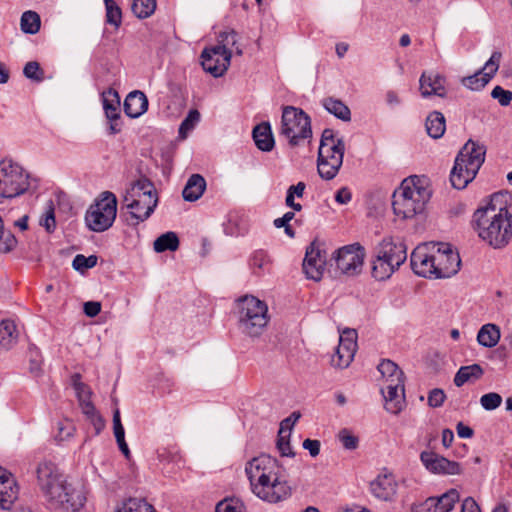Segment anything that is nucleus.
I'll return each mask as SVG.
<instances>
[{"mask_svg":"<svg viewBox=\"0 0 512 512\" xmlns=\"http://www.w3.org/2000/svg\"><path fill=\"white\" fill-rule=\"evenodd\" d=\"M483 375V369L479 364L462 366L454 377V384L457 387L463 386L466 382L479 379Z\"/></svg>","mask_w":512,"mask_h":512,"instance_id":"nucleus-34","label":"nucleus"},{"mask_svg":"<svg viewBox=\"0 0 512 512\" xmlns=\"http://www.w3.org/2000/svg\"><path fill=\"white\" fill-rule=\"evenodd\" d=\"M500 339V330L494 324L483 325L478 334L477 341L480 345L487 348H492L497 345Z\"/></svg>","mask_w":512,"mask_h":512,"instance_id":"nucleus-33","label":"nucleus"},{"mask_svg":"<svg viewBox=\"0 0 512 512\" xmlns=\"http://www.w3.org/2000/svg\"><path fill=\"white\" fill-rule=\"evenodd\" d=\"M446 79L438 73L423 72L419 79V89L423 98L430 96H446Z\"/></svg>","mask_w":512,"mask_h":512,"instance_id":"nucleus-23","label":"nucleus"},{"mask_svg":"<svg viewBox=\"0 0 512 512\" xmlns=\"http://www.w3.org/2000/svg\"><path fill=\"white\" fill-rule=\"evenodd\" d=\"M458 500L459 494L455 489L436 497L438 512H450Z\"/></svg>","mask_w":512,"mask_h":512,"instance_id":"nucleus-46","label":"nucleus"},{"mask_svg":"<svg viewBox=\"0 0 512 512\" xmlns=\"http://www.w3.org/2000/svg\"><path fill=\"white\" fill-rule=\"evenodd\" d=\"M253 139L258 149L271 151L274 147V138L269 123H262L253 129Z\"/></svg>","mask_w":512,"mask_h":512,"instance_id":"nucleus-29","label":"nucleus"},{"mask_svg":"<svg viewBox=\"0 0 512 512\" xmlns=\"http://www.w3.org/2000/svg\"><path fill=\"white\" fill-rule=\"evenodd\" d=\"M153 248L157 253L176 251L179 248V238L175 232H166L155 239Z\"/></svg>","mask_w":512,"mask_h":512,"instance_id":"nucleus-36","label":"nucleus"},{"mask_svg":"<svg viewBox=\"0 0 512 512\" xmlns=\"http://www.w3.org/2000/svg\"><path fill=\"white\" fill-rule=\"evenodd\" d=\"M117 215V198L109 191L102 192L85 214V223L93 232H104L114 223Z\"/></svg>","mask_w":512,"mask_h":512,"instance_id":"nucleus-9","label":"nucleus"},{"mask_svg":"<svg viewBox=\"0 0 512 512\" xmlns=\"http://www.w3.org/2000/svg\"><path fill=\"white\" fill-rule=\"evenodd\" d=\"M37 480L41 491L49 501L64 483L57 466L48 461L41 462L37 468Z\"/></svg>","mask_w":512,"mask_h":512,"instance_id":"nucleus-17","label":"nucleus"},{"mask_svg":"<svg viewBox=\"0 0 512 512\" xmlns=\"http://www.w3.org/2000/svg\"><path fill=\"white\" fill-rule=\"evenodd\" d=\"M102 104L108 120L120 119V96L116 90L109 88L102 92Z\"/></svg>","mask_w":512,"mask_h":512,"instance_id":"nucleus-27","label":"nucleus"},{"mask_svg":"<svg viewBox=\"0 0 512 512\" xmlns=\"http://www.w3.org/2000/svg\"><path fill=\"white\" fill-rule=\"evenodd\" d=\"M345 144L342 138H336L332 129L322 133L318 149L317 170L325 180L336 177L343 164Z\"/></svg>","mask_w":512,"mask_h":512,"instance_id":"nucleus-7","label":"nucleus"},{"mask_svg":"<svg viewBox=\"0 0 512 512\" xmlns=\"http://www.w3.org/2000/svg\"><path fill=\"white\" fill-rule=\"evenodd\" d=\"M40 225L44 227L48 233L53 232L56 227L54 207L51 201L40 219Z\"/></svg>","mask_w":512,"mask_h":512,"instance_id":"nucleus-50","label":"nucleus"},{"mask_svg":"<svg viewBox=\"0 0 512 512\" xmlns=\"http://www.w3.org/2000/svg\"><path fill=\"white\" fill-rule=\"evenodd\" d=\"M357 350L355 331L344 332L339 339V345L332 357V365L338 368H347L352 362Z\"/></svg>","mask_w":512,"mask_h":512,"instance_id":"nucleus-20","label":"nucleus"},{"mask_svg":"<svg viewBox=\"0 0 512 512\" xmlns=\"http://www.w3.org/2000/svg\"><path fill=\"white\" fill-rule=\"evenodd\" d=\"M81 410L84 415L91 421L93 426L96 429V432L99 433L104 427V421L102 417L98 414L95 406L93 405L91 398L79 402Z\"/></svg>","mask_w":512,"mask_h":512,"instance_id":"nucleus-40","label":"nucleus"},{"mask_svg":"<svg viewBox=\"0 0 512 512\" xmlns=\"http://www.w3.org/2000/svg\"><path fill=\"white\" fill-rule=\"evenodd\" d=\"M84 313L88 317H95L101 311V303L97 301H88L84 303Z\"/></svg>","mask_w":512,"mask_h":512,"instance_id":"nucleus-60","label":"nucleus"},{"mask_svg":"<svg viewBox=\"0 0 512 512\" xmlns=\"http://www.w3.org/2000/svg\"><path fill=\"white\" fill-rule=\"evenodd\" d=\"M385 100L387 105L391 108L399 106L401 104V99L399 95L393 90H388L386 92Z\"/></svg>","mask_w":512,"mask_h":512,"instance_id":"nucleus-64","label":"nucleus"},{"mask_svg":"<svg viewBox=\"0 0 512 512\" xmlns=\"http://www.w3.org/2000/svg\"><path fill=\"white\" fill-rule=\"evenodd\" d=\"M282 430L279 431L277 439V448L282 456H294V452L291 448L289 439L283 435Z\"/></svg>","mask_w":512,"mask_h":512,"instance_id":"nucleus-57","label":"nucleus"},{"mask_svg":"<svg viewBox=\"0 0 512 512\" xmlns=\"http://www.w3.org/2000/svg\"><path fill=\"white\" fill-rule=\"evenodd\" d=\"M85 501L86 496L82 484L66 483L65 481L58 492H55L49 500L54 507L72 512H76L83 507Z\"/></svg>","mask_w":512,"mask_h":512,"instance_id":"nucleus-13","label":"nucleus"},{"mask_svg":"<svg viewBox=\"0 0 512 512\" xmlns=\"http://www.w3.org/2000/svg\"><path fill=\"white\" fill-rule=\"evenodd\" d=\"M123 107L128 117L138 118L147 111L148 99L143 92L135 90L126 96Z\"/></svg>","mask_w":512,"mask_h":512,"instance_id":"nucleus-26","label":"nucleus"},{"mask_svg":"<svg viewBox=\"0 0 512 512\" xmlns=\"http://www.w3.org/2000/svg\"><path fill=\"white\" fill-rule=\"evenodd\" d=\"M486 147L468 140L459 151L450 173V182L456 189H464L477 175L485 161Z\"/></svg>","mask_w":512,"mask_h":512,"instance_id":"nucleus-4","label":"nucleus"},{"mask_svg":"<svg viewBox=\"0 0 512 512\" xmlns=\"http://www.w3.org/2000/svg\"><path fill=\"white\" fill-rule=\"evenodd\" d=\"M446 395L442 389L435 388L428 395V405L437 408L443 405Z\"/></svg>","mask_w":512,"mask_h":512,"instance_id":"nucleus-58","label":"nucleus"},{"mask_svg":"<svg viewBox=\"0 0 512 512\" xmlns=\"http://www.w3.org/2000/svg\"><path fill=\"white\" fill-rule=\"evenodd\" d=\"M238 326L250 337L260 336L269 322L267 304L253 295H244L235 301Z\"/></svg>","mask_w":512,"mask_h":512,"instance_id":"nucleus-6","label":"nucleus"},{"mask_svg":"<svg viewBox=\"0 0 512 512\" xmlns=\"http://www.w3.org/2000/svg\"><path fill=\"white\" fill-rule=\"evenodd\" d=\"M502 403V397L500 394L495 392H490L487 394H484L480 398V404L481 406L487 410L492 411L498 408Z\"/></svg>","mask_w":512,"mask_h":512,"instance_id":"nucleus-51","label":"nucleus"},{"mask_svg":"<svg viewBox=\"0 0 512 512\" xmlns=\"http://www.w3.org/2000/svg\"><path fill=\"white\" fill-rule=\"evenodd\" d=\"M133 225L147 220L158 205V194L154 184L147 178H140L131 184L124 195Z\"/></svg>","mask_w":512,"mask_h":512,"instance_id":"nucleus-5","label":"nucleus"},{"mask_svg":"<svg viewBox=\"0 0 512 512\" xmlns=\"http://www.w3.org/2000/svg\"><path fill=\"white\" fill-rule=\"evenodd\" d=\"M104 4L106 9V22L118 29L122 23L121 8L114 0H104Z\"/></svg>","mask_w":512,"mask_h":512,"instance_id":"nucleus-43","label":"nucleus"},{"mask_svg":"<svg viewBox=\"0 0 512 512\" xmlns=\"http://www.w3.org/2000/svg\"><path fill=\"white\" fill-rule=\"evenodd\" d=\"M404 379L391 383H383L381 393L385 400V409L392 414H398L404 407Z\"/></svg>","mask_w":512,"mask_h":512,"instance_id":"nucleus-21","label":"nucleus"},{"mask_svg":"<svg viewBox=\"0 0 512 512\" xmlns=\"http://www.w3.org/2000/svg\"><path fill=\"white\" fill-rule=\"evenodd\" d=\"M156 9V0H133L132 12L139 19L150 17Z\"/></svg>","mask_w":512,"mask_h":512,"instance_id":"nucleus-42","label":"nucleus"},{"mask_svg":"<svg viewBox=\"0 0 512 512\" xmlns=\"http://www.w3.org/2000/svg\"><path fill=\"white\" fill-rule=\"evenodd\" d=\"M416 512H438L436 497L427 498L417 507Z\"/></svg>","mask_w":512,"mask_h":512,"instance_id":"nucleus-59","label":"nucleus"},{"mask_svg":"<svg viewBox=\"0 0 512 512\" xmlns=\"http://www.w3.org/2000/svg\"><path fill=\"white\" fill-rule=\"evenodd\" d=\"M351 199H352V194H351V191L347 187L340 188L335 195V200L339 204H347L351 201Z\"/></svg>","mask_w":512,"mask_h":512,"instance_id":"nucleus-62","label":"nucleus"},{"mask_svg":"<svg viewBox=\"0 0 512 512\" xmlns=\"http://www.w3.org/2000/svg\"><path fill=\"white\" fill-rule=\"evenodd\" d=\"M231 56V51L224 47L205 48L201 53V65L213 77H221L230 65Z\"/></svg>","mask_w":512,"mask_h":512,"instance_id":"nucleus-14","label":"nucleus"},{"mask_svg":"<svg viewBox=\"0 0 512 512\" xmlns=\"http://www.w3.org/2000/svg\"><path fill=\"white\" fill-rule=\"evenodd\" d=\"M40 16L31 10L25 11L20 19L21 30L26 34H36L40 30Z\"/></svg>","mask_w":512,"mask_h":512,"instance_id":"nucleus-39","label":"nucleus"},{"mask_svg":"<svg viewBox=\"0 0 512 512\" xmlns=\"http://www.w3.org/2000/svg\"><path fill=\"white\" fill-rule=\"evenodd\" d=\"M113 431L116 442H123L125 440V430L121 423L119 409H115L113 413Z\"/></svg>","mask_w":512,"mask_h":512,"instance_id":"nucleus-56","label":"nucleus"},{"mask_svg":"<svg viewBox=\"0 0 512 512\" xmlns=\"http://www.w3.org/2000/svg\"><path fill=\"white\" fill-rule=\"evenodd\" d=\"M19 488L13 475L0 467V508L9 509L18 498Z\"/></svg>","mask_w":512,"mask_h":512,"instance_id":"nucleus-24","label":"nucleus"},{"mask_svg":"<svg viewBox=\"0 0 512 512\" xmlns=\"http://www.w3.org/2000/svg\"><path fill=\"white\" fill-rule=\"evenodd\" d=\"M434 242L417 246L410 258L412 270L419 276L435 279Z\"/></svg>","mask_w":512,"mask_h":512,"instance_id":"nucleus-15","label":"nucleus"},{"mask_svg":"<svg viewBox=\"0 0 512 512\" xmlns=\"http://www.w3.org/2000/svg\"><path fill=\"white\" fill-rule=\"evenodd\" d=\"M250 267L253 271V274L260 276L265 272H269L270 269V259L267 253L263 250H257L253 252L250 257Z\"/></svg>","mask_w":512,"mask_h":512,"instance_id":"nucleus-38","label":"nucleus"},{"mask_svg":"<svg viewBox=\"0 0 512 512\" xmlns=\"http://www.w3.org/2000/svg\"><path fill=\"white\" fill-rule=\"evenodd\" d=\"M420 459L424 467L432 474L459 475L462 472V468L458 462L450 461L431 451H423L420 454Z\"/></svg>","mask_w":512,"mask_h":512,"instance_id":"nucleus-19","label":"nucleus"},{"mask_svg":"<svg viewBox=\"0 0 512 512\" xmlns=\"http://www.w3.org/2000/svg\"><path fill=\"white\" fill-rule=\"evenodd\" d=\"M378 371L381 373L383 378V383H391L404 379V373L402 370L399 369L396 363L392 362L391 360H383L378 365Z\"/></svg>","mask_w":512,"mask_h":512,"instance_id":"nucleus-35","label":"nucleus"},{"mask_svg":"<svg viewBox=\"0 0 512 512\" xmlns=\"http://www.w3.org/2000/svg\"><path fill=\"white\" fill-rule=\"evenodd\" d=\"M29 174L12 160L0 162V196L4 198L18 197L30 188Z\"/></svg>","mask_w":512,"mask_h":512,"instance_id":"nucleus-10","label":"nucleus"},{"mask_svg":"<svg viewBox=\"0 0 512 512\" xmlns=\"http://www.w3.org/2000/svg\"><path fill=\"white\" fill-rule=\"evenodd\" d=\"M430 197V190L417 176L407 178L393 193V211L401 219L413 218L424 211Z\"/></svg>","mask_w":512,"mask_h":512,"instance_id":"nucleus-3","label":"nucleus"},{"mask_svg":"<svg viewBox=\"0 0 512 512\" xmlns=\"http://www.w3.org/2000/svg\"><path fill=\"white\" fill-rule=\"evenodd\" d=\"M215 512H244V507L238 500L224 499L216 505Z\"/></svg>","mask_w":512,"mask_h":512,"instance_id":"nucleus-53","label":"nucleus"},{"mask_svg":"<svg viewBox=\"0 0 512 512\" xmlns=\"http://www.w3.org/2000/svg\"><path fill=\"white\" fill-rule=\"evenodd\" d=\"M18 339L17 328L14 321L5 319L0 322V348L11 349Z\"/></svg>","mask_w":512,"mask_h":512,"instance_id":"nucleus-30","label":"nucleus"},{"mask_svg":"<svg viewBox=\"0 0 512 512\" xmlns=\"http://www.w3.org/2000/svg\"><path fill=\"white\" fill-rule=\"evenodd\" d=\"M303 448L308 450L312 457H316L320 452V442L318 440L305 439Z\"/></svg>","mask_w":512,"mask_h":512,"instance_id":"nucleus-61","label":"nucleus"},{"mask_svg":"<svg viewBox=\"0 0 512 512\" xmlns=\"http://www.w3.org/2000/svg\"><path fill=\"white\" fill-rule=\"evenodd\" d=\"M245 473L253 494L262 501L276 504L292 494L286 470L277 459L267 454L249 460L245 465Z\"/></svg>","mask_w":512,"mask_h":512,"instance_id":"nucleus-1","label":"nucleus"},{"mask_svg":"<svg viewBox=\"0 0 512 512\" xmlns=\"http://www.w3.org/2000/svg\"><path fill=\"white\" fill-rule=\"evenodd\" d=\"M397 269L391 262L377 255L373 261L372 275L376 280L382 281L388 279Z\"/></svg>","mask_w":512,"mask_h":512,"instance_id":"nucleus-37","label":"nucleus"},{"mask_svg":"<svg viewBox=\"0 0 512 512\" xmlns=\"http://www.w3.org/2000/svg\"><path fill=\"white\" fill-rule=\"evenodd\" d=\"M499 195L474 212L473 223L479 237L495 249L505 247L512 237V215L506 206H497Z\"/></svg>","mask_w":512,"mask_h":512,"instance_id":"nucleus-2","label":"nucleus"},{"mask_svg":"<svg viewBox=\"0 0 512 512\" xmlns=\"http://www.w3.org/2000/svg\"><path fill=\"white\" fill-rule=\"evenodd\" d=\"M18 240L16 236L4 229L3 219L0 216V252L8 253L17 247Z\"/></svg>","mask_w":512,"mask_h":512,"instance_id":"nucleus-45","label":"nucleus"},{"mask_svg":"<svg viewBox=\"0 0 512 512\" xmlns=\"http://www.w3.org/2000/svg\"><path fill=\"white\" fill-rule=\"evenodd\" d=\"M238 43V35L234 30L225 31L219 35V44L215 47H224L226 51H231L229 47H234Z\"/></svg>","mask_w":512,"mask_h":512,"instance_id":"nucleus-54","label":"nucleus"},{"mask_svg":"<svg viewBox=\"0 0 512 512\" xmlns=\"http://www.w3.org/2000/svg\"><path fill=\"white\" fill-rule=\"evenodd\" d=\"M23 73L26 78L36 82H41L44 79V71L36 61H30L26 63L23 69Z\"/></svg>","mask_w":512,"mask_h":512,"instance_id":"nucleus-48","label":"nucleus"},{"mask_svg":"<svg viewBox=\"0 0 512 512\" xmlns=\"http://www.w3.org/2000/svg\"><path fill=\"white\" fill-rule=\"evenodd\" d=\"M279 134L291 146H298L302 140L312 137L310 117L301 108L284 106Z\"/></svg>","mask_w":512,"mask_h":512,"instance_id":"nucleus-8","label":"nucleus"},{"mask_svg":"<svg viewBox=\"0 0 512 512\" xmlns=\"http://www.w3.org/2000/svg\"><path fill=\"white\" fill-rule=\"evenodd\" d=\"M80 379L81 377L79 374H75L72 377L73 388L79 402L91 398L92 395L91 389L85 383L81 382Z\"/></svg>","mask_w":512,"mask_h":512,"instance_id":"nucleus-47","label":"nucleus"},{"mask_svg":"<svg viewBox=\"0 0 512 512\" xmlns=\"http://www.w3.org/2000/svg\"><path fill=\"white\" fill-rule=\"evenodd\" d=\"M377 255L399 268L407 259V248L402 242L384 239L379 246Z\"/></svg>","mask_w":512,"mask_h":512,"instance_id":"nucleus-25","label":"nucleus"},{"mask_svg":"<svg viewBox=\"0 0 512 512\" xmlns=\"http://www.w3.org/2000/svg\"><path fill=\"white\" fill-rule=\"evenodd\" d=\"M337 437L342 446L347 450H354L358 447V437L353 435L348 429L340 430Z\"/></svg>","mask_w":512,"mask_h":512,"instance_id":"nucleus-52","label":"nucleus"},{"mask_svg":"<svg viewBox=\"0 0 512 512\" xmlns=\"http://www.w3.org/2000/svg\"><path fill=\"white\" fill-rule=\"evenodd\" d=\"M206 189V181L203 176L200 174H193L188 179L183 191L182 195L184 200L189 202H194L198 200L204 193Z\"/></svg>","mask_w":512,"mask_h":512,"instance_id":"nucleus-28","label":"nucleus"},{"mask_svg":"<svg viewBox=\"0 0 512 512\" xmlns=\"http://www.w3.org/2000/svg\"><path fill=\"white\" fill-rule=\"evenodd\" d=\"M461 512H481L478 504L476 501L471 498L467 497L464 499L461 505Z\"/></svg>","mask_w":512,"mask_h":512,"instance_id":"nucleus-63","label":"nucleus"},{"mask_svg":"<svg viewBox=\"0 0 512 512\" xmlns=\"http://www.w3.org/2000/svg\"><path fill=\"white\" fill-rule=\"evenodd\" d=\"M397 486L392 473H382L370 483V492L379 500L391 501L397 493Z\"/></svg>","mask_w":512,"mask_h":512,"instance_id":"nucleus-22","label":"nucleus"},{"mask_svg":"<svg viewBox=\"0 0 512 512\" xmlns=\"http://www.w3.org/2000/svg\"><path fill=\"white\" fill-rule=\"evenodd\" d=\"M321 104L328 113L334 115L336 118L345 122L351 120V111L341 100L327 97L321 100Z\"/></svg>","mask_w":512,"mask_h":512,"instance_id":"nucleus-31","label":"nucleus"},{"mask_svg":"<svg viewBox=\"0 0 512 512\" xmlns=\"http://www.w3.org/2000/svg\"><path fill=\"white\" fill-rule=\"evenodd\" d=\"M500 59L501 53L498 51L493 52L483 68L474 75L464 77L462 84L474 91L484 88L498 71Z\"/></svg>","mask_w":512,"mask_h":512,"instance_id":"nucleus-18","label":"nucleus"},{"mask_svg":"<svg viewBox=\"0 0 512 512\" xmlns=\"http://www.w3.org/2000/svg\"><path fill=\"white\" fill-rule=\"evenodd\" d=\"M434 264L435 279L449 278L458 273L461 266V259L458 252L452 249L449 243H435Z\"/></svg>","mask_w":512,"mask_h":512,"instance_id":"nucleus-11","label":"nucleus"},{"mask_svg":"<svg viewBox=\"0 0 512 512\" xmlns=\"http://www.w3.org/2000/svg\"><path fill=\"white\" fill-rule=\"evenodd\" d=\"M97 264V257L90 255L88 257L78 254L74 257L72 266L77 271H84L93 268Z\"/></svg>","mask_w":512,"mask_h":512,"instance_id":"nucleus-49","label":"nucleus"},{"mask_svg":"<svg viewBox=\"0 0 512 512\" xmlns=\"http://www.w3.org/2000/svg\"><path fill=\"white\" fill-rule=\"evenodd\" d=\"M425 127L430 137L434 139L442 137L446 130L444 115L438 111L431 112L426 118Z\"/></svg>","mask_w":512,"mask_h":512,"instance_id":"nucleus-32","label":"nucleus"},{"mask_svg":"<svg viewBox=\"0 0 512 512\" xmlns=\"http://www.w3.org/2000/svg\"><path fill=\"white\" fill-rule=\"evenodd\" d=\"M491 97L498 101V103L506 107L512 101V91L505 90L501 86H495L491 91Z\"/></svg>","mask_w":512,"mask_h":512,"instance_id":"nucleus-55","label":"nucleus"},{"mask_svg":"<svg viewBox=\"0 0 512 512\" xmlns=\"http://www.w3.org/2000/svg\"><path fill=\"white\" fill-rule=\"evenodd\" d=\"M200 113L196 109H192L188 112L185 119L181 122L179 126V137L181 139H185L187 135L196 127V125L200 121Z\"/></svg>","mask_w":512,"mask_h":512,"instance_id":"nucleus-44","label":"nucleus"},{"mask_svg":"<svg viewBox=\"0 0 512 512\" xmlns=\"http://www.w3.org/2000/svg\"><path fill=\"white\" fill-rule=\"evenodd\" d=\"M116 512H156V510L143 499L130 498Z\"/></svg>","mask_w":512,"mask_h":512,"instance_id":"nucleus-41","label":"nucleus"},{"mask_svg":"<svg viewBox=\"0 0 512 512\" xmlns=\"http://www.w3.org/2000/svg\"><path fill=\"white\" fill-rule=\"evenodd\" d=\"M365 257L364 248L358 244L346 245L333 253L337 269L341 274L353 276L361 272Z\"/></svg>","mask_w":512,"mask_h":512,"instance_id":"nucleus-12","label":"nucleus"},{"mask_svg":"<svg viewBox=\"0 0 512 512\" xmlns=\"http://www.w3.org/2000/svg\"><path fill=\"white\" fill-rule=\"evenodd\" d=\"M325 265L326 253L323 244L315 240L306 249L303 271L307 278L319 281L323 276Z\"/></svg>","mask_w":512,"mask_h":512,"instance_id":"nucleus-16","label":"nucleus"}]
</instances>
